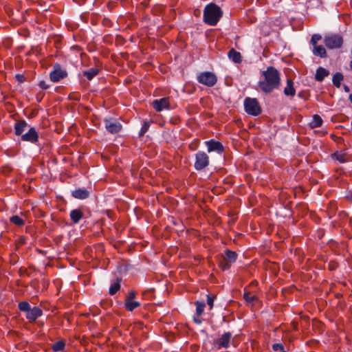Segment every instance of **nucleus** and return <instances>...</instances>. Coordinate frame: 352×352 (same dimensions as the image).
Instances as JSON below:
<instances>
[{
    "label": "nucleus",
    "mask_w": 352,
    "mask_h": 352,
    "mask_svg": "<svg viewBox=\"0 0 352 352\" xmlns=\"http://www.w3.org/2000/svg\"><path fill=\"white\" fill-rule=\"evenodd\" d=\"M264 80L258 82V87L265 93H271L274 89L278 88L280 84L279 72L274 67H268L263 72Z\"/></svg>",
    "instance_id": "obj_1"
},
{
    "label": "nucleus",
    "mask_w": 352,
    "mask_h": 352,
    "mask_svg": "<svg viewBox=\"0 0 352 352\" xmlns=\"http://www.w3.org/2000/svg\"><path fill=\"white\" fill-rule=\"evenodd\" d=\"M222 16L221 8L214 3H209L204 10V21L210 25H215Z\"/></svg>",
    "instance_id": "obj_2"
},
{
    "label": "nucleus",
    "mask_w": 352,
    "mask_h": 352,
    "mask_svg": "<svg viewBox=\"0 0 352 352\" xmlns=\"http://www.w3.org/2000/svg\"><path fill=\"white\" fill-rule=\"evenodd\" d=\"M343 42V37L339 34H327L324 39L326 47L330 50L340 48Z\"/></svg>",
    "instance_id": "obj_3"
},
{
    "label": "nucleus",
    "mask_w": 352,
    "mask_h": 352,
    "mask_svg": "<svg viewBox=\"0 0 352 352\" xmlns=\"http://www.w3.org/2000/svg\"><path fill=\"white\" fill-rule=\"evenodd\" d=\"M197 80L199 83L211 87L216 85L217 76L213 72H203L197 75Z\"/></svg>",
    "instance_id": "obj_4"
},
{
    "label": "nucleus",
    "mask_w": 352,
    "mask_h": 352,
    "mask_svg": "<svg viewBox=\"0 0 352 352\" xmlns=\"http://www.w3.org/2000/svg\"><path fill=\"white\" fill-rule=\"evenodd\" d=\"M245 112L252 116H258L261 113V108L256 98H246L244 100Z\"/></svg>",
    "instance_id": "obj_5"
},
{
    "label": "nucleus",
    "mask_w": 352,
    "mask_h": 352,
    "mask_svg": "<svg viewBox=\"0 0 352 352\" xmlns=\"http://www.w3.org/2000/svg\"><path fill=\"white\" fill-rule=\"evenodd\" d=\"M232 337L231 332L223 333L221 337L213 341V345L217 350L221 349H228L230 346V341Z\"/></svg>",
    "instance_id": "obj_6"
},
{
    "label": "nucleus",
    "mask_w": 352,
    "mask_h": 352,
    "mask_svg": "<svg viewBox=\"0 0 352 352\" xmlns=\"http://www.w3.org/2000/svg\"><path fill=\"white\" fill-rule=\"evenodd\" d=\"M209 164V157L203 151H199L195 154V168L198 170H203Z\"/></svg>",
    "instance_id": "obj_7"
},
{
    "label": "nucleus",
    "mask_w": 352,
    "mask_h": 352,
    "mask_svg": "<svg viewBox=\"0 0 352 352\" xmlns=\"http://www.w3.org/2000/svg\"><path fill=\"white\" fill-rule=\"evenodd\" d=\"M107 131L112 134L117 133L122 129L121 124L112 118H106L104 120Z\"/></svg>",
    "instance_id": "obj_8"
},
{
    "label": "nucleus",
    "mask_w": 352,
    "mask_h": 352,
    "mask_svg": "<svg viewBox=\"0 0 352 352\" xmlns=\"http://www.w3.org/2000/svg\"><path fill=\"white\" fill-rule=\"evenodd\" d=\"M67 75L66 71L63 70L59 65H56L54 66V70L50 72V78L52 82H57L65 78Z\"/></svg>",
    "instance_id": "obj_9"
},
{
    "label": "nucleus",
    "mask_w": 352,
    "mask_h": 352,
    "mask_svg": "<svg viewBox=\"0 0 352 352\" xmlns=\"http://www.w3.org/2000/svg\"><path fill=\"white\" fill-rule=\"evenodd\" d=\"M205 144L207 146V150L209 153L210 152H217L219 154H221L224 151V147L223 144L214 140H210L205 142Z\"/></svg>",
    "instance_id": "obj_10"
},
{
    "label": "nucleus",
    "mask_w": 352,
    "mask_h": 352,
    "mask_svg": "<svg viewBox=\"0 0 352 352\" xmlns=\"http://www.w3.org/2000/svg\"><path fill=\"white\" fill-rule=\"evenodd\" d=\"M89 186H91L90 182H89ZM89 188H91V186H88L87 188H76L72 191L71 195L73 197L77 199H87L90 195V191L88 189Z\"/></svg>",
    "instance_id": "obj_11"
},
{
    "label": "nucleus",
    "mask_w": 352,
    "mask_h": 352,
    "mask_svg": "<svg viewBox=\"0 0 352 352\" xmlns=\"http://www.w3.org/2000/svg\"><path fill=\"white\" fill-rule=\"evenodd\" d=\"M21 140L35 144L38 141V135L35 128L31 127L29 131L21 135Z\"/></svg>",
    "instance_id": "obj_12"
},
{
    "label": "nucleus",
    "mask_w": 352,
    "mask_h": 352,
    "mask_svg": "<svg viewBox=\"0 0 352 352\" xmlns=\"http://www.w3.org/2000/svg\"><path fill=\"white\" fill-rule=\"evenodd\" d=\"M43 315V311L38 307H34L25 314L26 319L31 323L34 322L36 319Z\"/></svg>",
    "instance_id": "obj_13"
},
{
    "label": "nucleus",
    "mask_w": 352,
    "mask_h": 352,
    "mask_svg": "<svg viewBox=\"0 0 352 352\" xmlns=\"http://www.w3.org/2000/svg\"><path fill=\"white\" fill-rule=\"evenodd\" d=\"M153 107L157 111H162L164 109H168L169 98L165 97L159 100H155L153 102Z\"/></svg>",
    "instance_id": "obj_14"
},
{
    "label": "nucleus",
    "mask_w": 352,
    "mask_h": 352,
    "mask_svg": "<svg viewBox=\"0 0 352 352\" xmlns=\"http://www.w3.org/2000/svg\"><path fill=\"white\" fill-rule=\"evenodd\" d=\"M333 160H338L340 163H344L349 160V157L344 151H337L331 155Z\"/></svg>",
    "instance_id": "obj_15"
},
{
    "label": "nucleus",
    "mask_w": 352,
    "mask_h": 352,
    "mask_svg": "<svg viewBox=\"0 0 352 352\" xmlns=\"http://www.w3.org/2000/svg\"><path fill=\"white\" fill-rule=\"evenodd\" d=\"M69 217L72 222L75 224L78 223L83 217V213L80 209H74L71 210Z\"/></svg>",
    "instance_id": "obj_16"
},
{
    "label": "nucleus",
    "mask_w": 352,
    "mask_h": 352,
    "mask_svg": "<svg viewBox=\"0 0 352 352\" xmlns=\"http://www.w3.org/2000/svg\"><path fill=\"white\" fill-rule=\"evenodd\" d=\"M284 94L287 96L293 97L296 94V90L294 87V82L292 79H287V86L284 89Z\"/></svg>",
    "instance_id": "obj_17"
},
{
    "label": "nucleus",
    "mask_w": 352,
    "mask_h": 352,
    "mask_svg": "<svg viewBox=\"0 0 352 352\" xmlns=\"http://www.w3.org/2000/svg\"><path fill=\"white\" fill-rule=\"evenodd\" d=\"M238 255L236 252L232 251L230 250H226L224 251V256L223 258L228 261L229 263H234L236 262L237 259Z\"/></svg>",
    "instance_id": "obj_18"
},
{
    "label": "nucleus",
    "mask_w": 352,
    "mask_h": 352,
    "mask_svg": "<svg viewBox=\"0 0 352 352\" xmlns=\"http://www.w3.org/2000/svg\"><path fill=\"white\" fill-rule=\"evenodd\" d=\"M121 281H122V278L118 277L115 282L111 283V285L109 287V294L111 296L115 295L120 289V287H121L120 283H121Z\"/></svg>",
    "instance_id": "obj_19"
},
{
    "label": "nucleus",
    "mask_w": 352,
    "mask_h": 352,
    "mask_svg": "<svg viewBox=\"0 0 352 352\" xmlns=\"http://www.w3.org/2000/svg\"><path fill=\"white\" fill-rule=\"evenodd\" d=\"M228 58L235 63H239L241 62V55L240 52L236 51L232 48L228 53Z\"/></svg>",
    "instance_id": "obj_20"
},
{
    "label": "nucleus",
    "mask_w": 352,
    "mask_h": 352,
    "mask_svg": "<svg viewBox=\"0 0 352 352\" xmlns=\"http://www.w3.org/2000/svg\"><path fill=\"white\" fill-rule=\"evenodd\" d=\"M28 126L25 120H19L14 125V132L16 135H21Z\"/></svg>",
    "instance_id": "obj_21"
},
{
    "label": "nucleus",
    "mask_w": 352,
    "mask_h": 352,
    "mask_svg": "<svg viewBox=\"0 0 352 352\" xmlns=\"http://www.w3.org/2000/svg\"><path fill=\"white\" fill-rule=\"evenodd\" d=\"M329 72L328 70H327L326 69H324L323 67H319L316 70V73L315 75V79L317 81L321 82L324 80V78L326 76H329Z\"/></svg>",
    "instance_id": "obj_22"
},
{
    "label": "nucleus",
    "mask_w": 352,
    "mask_h": 352,
    "mask_svg": "<svg viewBox=\"0 0 352 352\" xmlns=\"http://www.w3.org/2000/svg\"><path fill=\"white\" fill-rule=\"evenodd\" d=\"M141 306V303L135 300H124V308L129 311H133Z\"/></svg>",
    "instance_id": "obj_23"
},
{
    "label": "nucleus",
    "mask_w": 352,
    "mask_h": 352,
    "mask_svg": "<svg viewBox=\"0 0 352 352\" xmlns=\"http://www.w3.org/2000/svg\"><path fill=\"white\" fill-rule=\"evenodd\" d=\"M313 53L316 56L320 57H326L327 52L325 48L322 45H315L314 46Z\"/></svg>",
    "instance_id": "obj_24"
},
{
    "label": "nucleus",
    "mask_w": 352,
    "mask_h": 352,
    "mask_svg": "<svg viewBox=\"0 0 352 352\" xmlns=\"http://www.w3.org/2000/svg\"><path fill=\"white\" fill-rule=\"evenodd\" d=\"M322 124V119L321 117L317 114L314 115L313 119L309 123V126L311 128L314 129L319 127Z\"/></svg>",
    "instance_id": "obj_25"
},
{
    "label": "nucleus",
    "mask_w": 352,
    "mask_h": 352,
    "mask_svg": "<svg viewBox=\"0 0 352 352\" xmlns=\"http://www.w3.org/2000/svg\"><path fill=\"white\" fill-rule=\"evenodd\" d=\"M99 70L96 68H91L88 70L83 72V75L89 80H91L94 77L98 74Z\"/></svg>",
    "instance_id": "obj_26"
},
{
    "label": "nucleus",
    "mask_w": 352,
    "mask_h": 352,
    "mask_svg": "<svg viewBox=\"0 0 352 352\" xmlns=\"http://www.w3.org/2000/svg\"><path fill=\"white\" fill-rule=\"evenodd\" d=\"M195 304L196 305V315L197 317H200L204 313L206 304L204 301L199 300H197Z\"/></svg>",
    "instance_id": "obj_27"
},
{
    "label": "nucleus",
    "mask_w": 352,
    "mask_h": 352,
    "mask_svg": "<svg viewBox=\"0 0 352 352\" xmlns=\"http://www.w3.org/2000/svg\"><path fill=\"white\" fill-rule=\"evenodd\" d=\"M343 75L340 73L337 72L333 76L332 81L333 84L336 87H340L341 85V82L343 80Z\"/></svg>",
    "instance_id": "obj_28"
},
{
    "label": "nucleus",
    "mask_w": 352,
    "mask_h": 352,
    "mask_svg": "<svg viewBox=\"0 0 352 352\" xmlns=\"http://www.w3.org/2000/svg\"><path fill=\"white\" fill-rule=\"evenodd\" d=\"M10 221L17 226H22L25 224V221L19 216L18 215H12L10 217Z\"/></svg>",
    "instance_id": "obj_29"
},
{
    "label": "nucleus",
    "mask_w": 352,
    "mask_h": 352,
    "mask_svg": "<svg viewBox=\"0 0 352 352\" xmlns=\"http://www.w3.org/2000/svg\"><path fill=\"white\" fill-rule=\"evenodd\" d=\"M65 342L63 340H59L56 342H55L52 346V349L54 351V352H58V351H63V349H65Z\"/></svg>",
    "instance_id": "obj_30"
},
{
    "label": "nucleus",
    "mask_w": 352,
    "mask_h": 352,
    "mask_svg": "<svg viewBox=\"0 0 352 352\" xmlns=\"http://www.w3.org/2000/svg\"><path fill=\"white\" fill-rule=\"evenodd\" d=\"M18 308L21 311L25 312L26 314L31 309V306L28 301H21L19 303Z\"/></svg>",
    "instance_id": "obj_31"
},
{
    "label": "nucleus",
    "mask_w": 352,
    "mask_h": 352,
    "mask_svg": "<svg viewBox=\"0 0 352 352\" xmlns=\"http://www.w3.org/2000/svg\"><path fill=\"white\" fill-rule=\"evenodd\" d=\"M232 263H229L228 261L224 259L223 258H221L219 261V266L223 271L228 270Z\"/></svg>",
    "instance_id": "obj_32"
},
{
    "label": "nucleus",
    "mask_w": 352,
    "mask_h": 352,
    "mask_svg": "<svg viewBox=\"0 0 352 352\" xmlns=\"http://www.w3.org/2000/svg\"><path fill=\"white\" fill-rule=\"evenodd\" d=\"M243 298L247 302H253L257 300V297L255 295L250 294V292H245Z\"/></svg>",
    "instance_id": "obj_33"
},
{
    "label": "nucleus",
    "mask_w": 352,
    "mask_h": 352,
    "mask_svg": "<svg viewBox=\"0 0 352 352\" xmlns=\"http://www.w3.org/2000/svg\"><path fill=\"white\" fill-rule=\"evenodd\" d=\"M150 126V122L144 121L143 125L139 132L140 136H143L148 130Z\"/></svg>",
    "instance_id": "obj_34"
},
{
    "label": "nucleus",
    "mask_w": 352,
    "mask_h": 352,
    "mask_svg": "<svg viewBox=\"0 0 352 352\" xmlns=\"http://www.w3.org/2000/svg\"><path fill=\"white\" fill-rule=\"evenodd\" d=\"M216 298L215 295H207V304L209 306L210 309H212L214 305V300Z\"/></svg>",
    "instance_id": "obj_35"
},
{
    "label": "nucleus",
    "mask_w": 352,
    "mask_h": 352,
    "mask_svg": "<svg viewBox=\"0 0 352 352\" xmlns=\"http://www.w3.org/2000/svg\"><path fill=\"white\" fill-rule=\"evenodd\" d=\"M322 38L321 36L319 34H314L311 38V44L315 46L317 45V43Z\"/></svg>",
    "instance_id": "obj_36"
},
{
    "label": "nucleus",
    "mask_w": 352,
    "mask_h": 352,
    "mask_svg": "<svg viewBox=\"0 0 352 352\" xmlns=\"http://www.w3.org/2000/svg\"><path fill=\"white\" fill-rule=\"evenodd\" d=\"M136 297V294L134 291L131 290L129 292L128 294L125 297V300H133Z\"/></svg>",
    "instance_id": "obj_37"
},
{
    "label": "nucleus",
    "mask_w": 352,
    "mask_h": 352,
    "mask_svg": "<svg viewBox=\"0 0 352 352\" xmlns=\"http://www.w3.org/2000/svg\"><path fill=\"white\" fill-rule=\"evenodd\" d=\"M272 349L274 351H282L284 349V346L282 344L276 343L272 345Z\"/></svg>",
    "instance_id": "obj_38"
},
{
    "label": "nucleus",
    "mask_w": 352,
    "mask_h": 352,
    "mask_svg": "<svg viewBox=\"0 0 352 352\" xmlns=\"http://www.w3.org/2000/svg\"><path fill=\"white\" fill-rule=\"evenodd\" d=\"M38 85L43 89H47L49 88V85H47V83L44 80L40 81Z\"/></svg>",
    "instance_id": "obj_39"
},
{
    "label": "nucleus",
    "mask_w": 352,
    "mask_h": 352,
    "mask_svg": "<svg viewBox=\"0 0 352 352\" xmlns=\"http://www.w3.org/2000/svg\"><path fill=\"white\" fill-rule=\"evenodd\" d=\"M193 320H194L195 322L198 324H200L202 322L201 320L200 319V317H197V315L193 317Z\"/></svg>",
    "instance_id": "obj_40"
},
{
    "label": "nucleus",
    "mask_w": 352,
    "mask_h": 352,
    "mask_svg": "<svg viewBox=\"0 0 352 352\" xmlns=\"http://www.w3.org/2000/svg\"><path fill=\"white\" fill-rule=\"evenodd\" d=\"M351 60L350 61L349 67H350V69L352 70V48H351Z\"/></svg>",
    "instance_id": "obj_41"
},
{
    "label": "nucleus",
    "mask_w": 352,
    "mask_h": 352,
    "mask_svg": "<svg viewBox=\"0 0 352 352\" xmlns=\"http://www.w3.org/2000/svg\"><path fill=\"white\" fill-rule=\"evenodd\" d=\"M344 89H345L346 91H349V87L347 86L344 87Z\"/></svg>",
    "instance_id": "obj_42"
},
{
    "label": "nucleus",
    "mask_w": 352,
    "mask_h": 352,
    "mask_svg": "<svg viewBox=\"0 0 352 352\" xmlns=\"http://www.w3.org/2000/svg\"><path fill=\"white\" fill-rule=\"evenodd\" d=\"M349 100L352 103V94L349 95Z\"/></svg>",
    "instance_id": "obj_43"
},
{
    "label": "nucleus",
    "mask_w": 352,
    "mask_h": 352,
    "mask_svg": "<svg viewBox=\"0 0 352 352\" xmlns=\"http://www.w3.org/2000/svg\"><path fill=\"white\" fill-rule=\"evenodd\" d=\"M229 179H230V177H225L224 181H225V180H228Z\"/></svg>",
    "instance_id": "obj_44"
},
{
    "label": "nucleus",
    "mask_w": 352,
    "mask_h": 352,
    "mask_svg": "<svg viewBox=\"0 0 352 352\" xmlns=\"http://www.w3.org/2000/svg\"><path fill=\"white\" fill-rule=\"evenodd\" d=\"M280 352H286L284 349H283L282 351H280Z\"/></svg>",
    "instance_id": "obj_45"
}]
</instances>
